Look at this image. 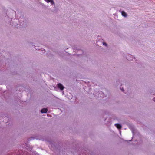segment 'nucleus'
Masks as SVG:
<instances>
[{"label": "nucleus", "instance_id": "nucleus-1", "mask_svg": "<svg viewBox=\"0 0 155 155\" xmlns=\"http://www.w3.org/2000/svg\"><path fill=\"white\" fill-rule=\"evenodd\" d=\"M57 86L61 90H62L64 88V87L63 85L60 83H58L57 85Z\"/></svg>", "mask_w": 155, "mask_h": 155}, {"label": "nucleus", "instance_id": "nucleus-2", "mask_svg": "<svg viewBox=\"0 0 155 155\" xmlns=\"http://www.w3.org/2000/svg\"><path fill=\"white\" fill-rule=\"evenodd\" d=\"M48 111V109L47 108H43L41 110V112L42 113H46Z\"/></svg>", "mask_w": 155, "mask_h": 155}, {"label": "nucleus", "instance_id": "nucleus-3", "mask_svg": "<svg viewBox=\"0 0 155 155\" xmlns=\"http://www.w3.org/2000/svg\"><path fill=\"white\" fill-rule=\"evenodd\" d=\"M115 125L118 129H120L122 127L121 125L119 124H116Z\"/></svg>", "mask_w": 155, "mask_h": 155}, {"label": "nucleus", "instance_id": "nucleus-4", "mask_svg": "<svg viewBox=\"0 0 155 155\" xmlns=\"http://www.w3.org/2000/svg\"><path fill=\"white\" fill-rule=\"evenodd\" d=\"M46 2H47L48 3L49 2H50L52 4H54V3L53 0H45Z\"/></svg>", "mask_w": 155, "mask_h": 155}, {"label": "nucleus", "instance_id": "nucleus-5", "mask_svg": "<svg viewBox=\"0 0 155 155\" xmlns=\"http://www.w3.org/2000/svg\"><path fill=\"white\" fill-rule=\"evenodd\" d=\"M121 14H122V15L123 16H124V17H126L127 16V14L126 13V12H125L124 11H122L121 12Z\"/></svg>", "mask_w": 155, "mask_h": 155}, {"label": "nucleus", "instance_id": "nucleus-6", "mask_svg": "<svg viewBox=\"0 0 155 155\" xmlns=\"http://www.w3.org/2000/svg\"><path fill=\"white\" fill-rule=\"evenodd\" d=\"M103 45H105L106 46L107 45V44L103 42Z\"/></svg>", "mask_w": 155, "mask_h": 155}, {"label": "nucleus", "instance_id": "nucleus-7", "mask_svg": "<svg viewBox=\"0 0 155 155\" xmlns=\"http://www.w3.org/2000/svg\"><path fill=\"white\" fill-rule=\"evenodd\" d=\"M121 90H122L123 91H124V90H123V89H122Z\"/></svg>", "mask_w": 155, "mask_h": 155}, {"label": "nucleus", "instance_id": "nucleus-8", "mask_svg": "<svg viewBox=\"0 0 155 155\" xmlns=\"http://www.w3.org/2000/svg\"><path fill=\"white\" fill-rule=\"evenodd\" d=\"M154 101L155 102V98L154 99Z\"/></svg>", "mask_w": 155, "mask_h": 155}]
</instances>
